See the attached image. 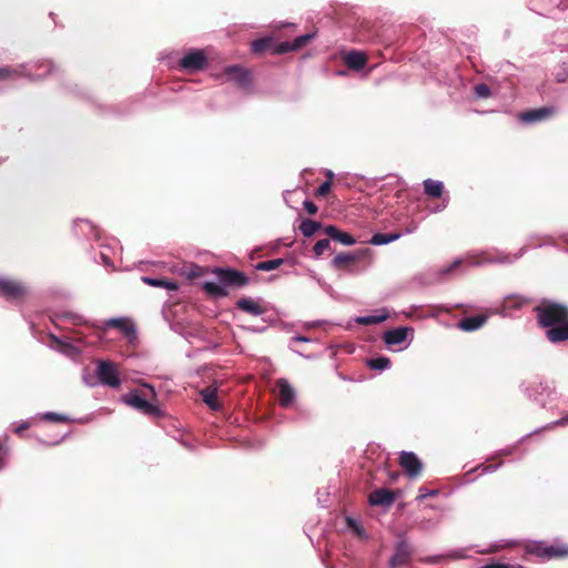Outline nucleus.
<instances>
[{
    "instance_id": "9d476101",
    "label": "nucleus",
    "mask_w": 568,
    "mask_h": 568,
    "mask_svg": "<svg viewBox=\"0 0 568 568\" xmlns=\"http://www.w3.org/2000/svg\"><path fill=\"white\" fill-rule=\"evenodd\" d=\"M399 465L408 474L409 477H417L422 473V462L410 452H402L399 456Z\"/></svg>"
},
{
    "instance_id": "8fccbe9b",
    "label": "nucleus",
    "mask_w": 568,
    "mask_h": 568,
    "mask_svg": "<svg viewBox=\"0 0 568 568\" xmlns=\"http://www.w3.org/2000/svg\"><path fill=\"white\" fill-rule=\"evenodd\" d=\"M6 74H7V73H0V78H1V77H3V75H6Z\"/></svg>"
},
{
    "instance_id": "c756f323",
    "label": "nucleus",
    "mask_w": 568,
    "mask_h": 568,
    "mask_svg": "<svg viewBox=\"0 0 568 568\" xmlns=\"http://www.w3.org/2000/svg\"><path fill=\"white\" fill-rule=\"evenodd\" d=\"M386 318H387V315H383V316L371 315V316L358 317L356 320V322L362 325H373V324H379L383 321H385Z\"/></svg>"
},
{
    "instance_id": "aec40b11",
    "label": "nucleus",
    "mask_w": 568,
    "mask_h": 568,
    "mask_svg": "<svg viewBox=\"0 0 568 568\" xmlns=\"http://www.w3.org/2000/svg\"><path fill=\"white\" fill-rule=\"evenodd\" d=\"M105 325L108 327L120 329L126 337L134 336L135 334L134 326L126 318H111L105 323Z\"/></svg>"
},
{
    "instance_id": "393cba45",
    "label": "nucleus",
    "mask_w": 568,
    "mask_h": 568,
    "mask_svg": "<svg viewBox=\"0 0 568 568\" xmlns=\"http://www.w3.org/2000/svg\"><path fill=\"white\" fill-rule=\"evenodd\" d=\"M203 290L207 295L212 297H225L229 295V292L224 286H221L213 282H205L203 284Z\"/></svg>"
},
{
    "instance_id": "9b49d317",
    "label": "nucleus",
    "mask_w": 568,
    "mask_h": 568,
    "mask_svg": "<svg viewBox=\"0 0 568 568\" xmlns=\"http://www.w3.org/2000/svg\"><path fill=\"white\" fill-rule=\"evenodd\" d=\"M343 62L348 69L358 71L366 67L367 55L363 51L351 50L343 54Z\"/></svg>"
},
{
    "instance_id": "39448f33",
    "label": "nucleus",
    "mask_w": 568,
    "mask_h": 568,
    "mask_svg": "<svg viewBox=\"0 0 568 568\" xmlns=\"http://www.w3.org/2000/svg\"><path fill=\"white\" fill-rule=\"evenodd\" d=\"M214 274L224 286L243 287L248 284V277L240 271L233 268L216 267Z\"/></svg>"
},
{
    "instance_id": "7c9ffc66",
    "label": "nucleus",
    "mask_w": 568,
    "mask_h": 568,
    "mask_svg": "<svg viewBox=\"0 0 568 568\" xmlns=\"http://www.w3.org/2000/svg\"><path fill=\"white\" fill-rule=\"evenodd\" d=\"M331 242L328 239H323L316 242V244L313 247V252L315 256H321L324 254L325 251L329 250Z\"/></svg>"
},
{
    "instance_id": "c9c22d12",
    "label": "nucleus",
    "mask_w": 568,
    "mask_h": 568,
    "mask_svg": "<svg viewBox=\"0 0 568 568\" xmlns=\"http://www.w3.org/2000/svg\"><path fill=\"white\" fill-rule=\"evenodd\" d=\"M203 275V268L197 265H192L190 267L189 277L190 278H196Z\"/></svg>"
},
{
    "instance_id": "4be33fe9",
    "label": "nucleus",
    "mask_w": 568,
    "mask_h": 568,
    "mask_svg": "<svg viewBox=\"0 0 568 568\" xmlns=\"http://www.w3.org/2000/svg\"><path fill=\"white\" fill-rule=\"evenodd\" d=\"M424 191L428 196L438 199L444 192V184L439 181L428 179L424 181Z\"/></svg>"
},
{
    "instance_id": "412c9836",
    "label": "nucleus",
    "mask_w": 568,
    "mask_h": 568,
    "mask_svg": "<svg viewBox=\"0 0 568 568\" xmlns=\"http://www.w3.org/2000/svg\"><path fill=\"white\" fill-rule=\"evenodd\" d=\"M356 260L357 256L353 253H339L333 258L332 265L336 270H347L356 262Z\"/></svg>"
},
{
    "instance_id": "f8f14e48",
    "label": "nucleus",
    "mask_w": 568,
    "mask_h": 568,
    "mask_svg": "<svg viewBox=\"0 0 568 568\" xmlns=\"http://www.w3.org/2000/svg\"><path fill=\"white\" fill-rule=\"evenodd\" d=\"M368 501L372 506L389 507L395 501V494L387 488L375 489L369 494Z\"/></svg>"
},
{
    "instance_id": "bb28decb",
    "label": "nucleus",
    "mask_w": 568,
    "mask_h": 568,
    "mask_svg": "<svg viewBox=\"0 0 568 568\" xmlns=\"http://www.w3.org/2000/svg\"><path fill=\"white\" fill-rule=\"evenodd\" d=\"M283 263H284L283 258L267 260V261L257 263L255 268L257 271L270 272V271L276 270Z\"/></svg>"
},
{
    "instance_id": "09e8293b",
    "label": "nucleus",
    "mask_w": 568,
    "mask_h": 568,
    "mask_svg": "<svg viewBox=\"0 0 568 568\" xmlns=\"http://www.w3.org/2000/svg\"><path fill=\"white\" fill-rule=\"evenodd\" d=\"M0 71H8V70H7V69H4V68H0Z\"/></svg>"
},
{
    "instance_id": "a19ab883",
    "label": "nucleus",
    "mask_w": 568,
    "mask_h": 568,
    "mask_svg": "<svg viewBox=\"0 0 568 568\" xmlns=\"http://www.w3.org/2000/svg\"><path fill=\"white\" fill-rule=\"evenodd\" d=\"M462 264V261L460 260H456L452 263L450 267L447 270V272H452L453 270H455L456 267H458L459 265Z\"/></svg>"
},
{
    "instance_id": "20e7f679",
    "label": "nucleus",
    "mask_w": 568,
    "mask_h": 568,
    "mask_svg": "<svg viewBox=\"0 0 568 568\" xmlns=\"http://www.w3.org/2000/svg\"><path fill=\"white\" fill-rule=\"evenodd\" d=\"M179 65L185 70H204L209 68V58L205 50L194 49L180 60Z\"/></svg>"
},
{
    "instance_id": "cd10ccee",
    "label": "nucleus",
    "mask_w": 568,
    "mask_h": 568,
    "mask_svg": "<svg viewBox=\"0 0 568 568\" xmlns=\"http://www.w3.org/2000/svg\"><path fill=\"white\" fill-rule=\"evenodd\" d=\"M390 365V359L388 357H377L371 358L367 361V366L372 369L383 371L388 368Z\"/></svg>"
},
{
    "instance_id": "473e14b6",
    "label": "nucleus",
    "mask_w": 568,
    "mask_h": 568,
    "mask_svg": "<svg viewBox=\"0 0 568 568\" xmlns=\"http://www.w3.org/2000/svg\"><path fill=\"white\" fill-rule=\"evenodd\" d=\"M331 189H332V183L331 181H325L323 182L320 187L316 190L315 192V196L317 197H324L326 196L329 192H331Z\"/></svg>"
},
{
    "instance_id": "a211bd4d",
    "label": "nucleus",
    "mask_w": 568,
    "mask_h": 568,
    "mask_svg": "<svg viewBox=\"0 0 568 568\" xmlns=\"http://www.w3.org/2000/svg\"><path fill=\"white\" fill-rule=\"evenodd\" d=\"M487 318L484 314L464 317L458 322V327L465 332H473L481 327L487 322Z\"/></svg>"
},
{
    "instance_id": "dca6fc26",
    "label": "nucleus",
    "mask_w": 568,
    "mask_h": 568,
    "mask_svg": "<svg viewBox=\"0 0 568 568\" xmlns=\"http://www.w3.org/2000/svg\"><path fill=\"white\" fill-rule=\"evenodd\" d=\"M236 307L247 314L251 315H262L266 312L265 307L262 306L258 302L250 298L242 297L236 302Z\"/></svg>"
},
{
    "instance_id": "6ab92c4d",
    "label": "nucleus",
    "mask_w": 568,
    "mask_h": 568,
    "mask_svg": "<svg viewBox=\"0 0 568 568\" xmlns=\"http://www.w3.org/2000/svg\"><path fill=\"white\" fill-rule=\"evenodd\" d=\"M217 389L215 387H206L200 392L202 400L212 409L221 410L222 405L217 400Z\"/></svg>"
},
{
    "instance_id": "de8ad7c7",
    "label": "nucleus",
    "mask_w": 568,
    "mask_h": 568,
    "mask_svg": "<svg viewBox=\"0 0 568 568\" xmlns=\"http://www.w3.org/2000/svg\"><path fill=\"white\" fill-rule=\"evenodd\" d=\"M27 426H21L20 428H18V432L20 430H23Z\"/></svg>"
},
{
    "instance_id": "72a5a7b5",
    "label": "nucleus",
    "mask_w": 568,
    "mask_h": 568,
    "mask_svg": "<svg viewBox=\"0 0 568 568\" xmlns=\"http://www.w3.org/2000/svg\"><path fill=\"white\" fill-rule=\"evenodd\" d=\"M475 93L478 98H488L490 95V89L487 84L480 83L475 87Z\"/></svg>"
},
{
    "instance_id": "f3484780",
    "label": "nucleus",
    "mask_w": 568,
    "mask_h": 568,
    "mask_svg": "<svg viewBox=\"0 0 568 568\" xmlns=\"http://www.w3.org/2000/svg\"><path fill=\"white\" fill-rule=\"evenodd\" d=\"M410 559V550L406 542L402 541L398 544L395 554L390 558L389 565L390 568H397L402 565H405Z\"/></svg>"
},
{
    "instance_id": "4468645a",
    "label": "nucleus",
    "mask_w": 568,
    "mask_h": 568,
    "mask_svg": "<svg viewBox=\"0 0 568 568\" xmlns=\"http://www.w3.org/2000/svg\"><path fill=\"white\" fill-rule=\"evenodd\" d=\"M413 329L410 327H396L389 331H386L383 335V339L387 345H398L406 341L408 333Z\"/></svg>"
},
{
    "instance_id": "c03bdc74",
    "label": "nucleus",
    "mask_w": 568,
    "mask_h": 568,
    "mask_svg": "<svg viewBox=\"0 0 568 568\" xmlns=\"http://www.w3.org/2000/svg\"><path fill=\"white\" fill-rule=\"evenodd\" d=\"M325 176L327 179L326 181H331L332 182V180L334 179V173L332 171L327 170L326 173H325Z\"/></svg>"
},
{
    "instance_id": "1a4fd4ad",
    "label": "nucleus",
    "mask_w": 568,
    "mask_h": 568,
    "mask_svg": "<svg viewBox=\"0 0 568 568\" xmlns=\"http://www.w3.org/2000/svg\"><path fill=\"white\" fill-rule=\"evenodd\" d=\"M556 113L555 106H542L538 109H531L519 113L518 118L521 122L534 123L541 122L551 118Z\"/></svg>"
},
{
    "instance_id": "2f4dec72",
    "label": "nucleus",
    "mask_w": 568,
    "mask_h": 568,
    "mask_svg": "<svg viewBox=\"0 0 568 568\" xmlns=\"http://www.w3.org/2000/svg\"><path fill=\"white\" fill-rule=\"evenodd\" d=\"M346 524H347V527L351 528L357 536L364 535L365 531H364L363 527L357 523L356 519H354L352 517H347Z\"/></svg>"
},
{
    "instance_id": "f257e3e1",
    "label": "nucleus",
    "mask_w": 568,
    "mask_h": 568,
    "mask_svg": "<svg viewBox=\"0 0 568 568\" xmlns=\"http://www.w3.org/2000/svg\"><path fill=\"white\" fill-rule=\"evenodd\" d=\"M537 324L547 328L546 338L554 344L568 341V306L544 300L534 307Z\"/></svg>"
},
{
    "instance_id": "6e6552de",
    "label": "nucleus",
    "mask_w": 568,
    "mask_h": 568,
    "mask_svg": "<svg viewBox=\"0 0 568 568\" xmlns=\"http://www.w3.org/2000/svg\"><path fill=\"white\" fill-rule=\"evenodd\" d=\"M532 552L544 559L568 558V545H538L534 548Z\"/></svg>"
},
{
    "instance_id": "4c0bfd02",
    "label": "nucleus",
    "mask_w": 568,
    "mask_h": 568,
    "mask_svg": "<svg viewBox=\"0 0 568 568\" xmlns=\"http://www.w3.org/2000/svg\"><path fill=\"white\" fill-rule=\"evenodd\" d=\"M568 424V415L564 416L562 418L556 420V422H552L551 424H549L548 426H546L545 428L546 429H552L557 426H565Z\"/></svg>"
},
{
    "instance_id": "423d86ee",
    "label": "nucleus",
    "mask_w": 568,
    "mask_h": 568,
    "mask_svg": "<svg viewBox=\"0 0 568 568\" xmlns=\"http://www.w3.org/2000/svg\"><path fill=\"white\" fill-rule=\"evenodd\" d=\"M97 375L100 382L111 387H119L121 384L116 366L110 361L99 362Z\"/></svg>"
},
{
    "instance_id": "c85d7f7f",
    "label": "nucleus",
    "mask_w": 568,
    "mask_h": 568,
    "mask_svg": "<svg viewBox=\"0 0 568 568\" xmlns=\"http://www.w3.org/2000/svg\"><path fill=\"white\" fill-rule=\"evenodd\" d=\"M231 75L230 80L234 81L241 87H247L251 82L252 73H229Z\"/></svg>"
},
{
    "instance_id": "7ed1b4c3",
    "label": "nucleus",
    "mask_w": 568,
    "mask_h": 568,
    "mask_svg": "<svg viewBox=\"0 0 568 568\" xmlns=\"http://www.w3.org/2000/svg\"><path fill=\"white\" fill-rule=\"evenodd\" d=\"M144 387L149 390V394H144V397H142L138 392H132L128 395L126 403L148 416H163L160 407L154 402L148 399V397H151L152 399L156 400V393L154 387L149 384H144Z\"/></svg>"
},
{
    "instance_id": "49530a36",
    "label": "nucleus",
    "mask_w": 568,
    "mask_h": 568,
    "mask_svg": "<svg viewBox=\"0 0 568 568\" xmlns=\"http://www.w3.org/2000/svg\"><path fill=\"white\" fill-rule=\"evenodd\" d=\"M566 79L565 78H558L557 81L558 82H564Z\"/></svg>"
},
{
    "instance_id": "ddd939ff",
    "label": "nucleus",
    "mask_w": 568,
    "mask_h": 568,
    "mask_svg": "<svg viewBox=\"0 0 568 568\" xmlns=\"http://www.w3.org/2000/svg\"><path fill=\"white\" fill-rule=\"evenodd\" d=\"M276 388L278 392V402L282 406L288 407L295 398V392L293 387L290 385V383L281 378L276 382Z\"/></svg>"
},
{
    "instance_id": "5701e85b",
    "label": "nucleus",
    "mask_w": 568,
    "mask_h": 568,
    "mask_svg": "<svg viewBox=\"0 0 568 568\" xmlns=\"http://www.w3.org/2000/svg\"><path fill=\"white\" fill-rule=\"evenodd\" d=\"M298 229L305 237H311L320 229H322V223L314 220L305 219L301 222Z\"/></svg>"
},
{
    "instance_id": "e433bc0d",
    "label": "nucleus",
    "mask_w": 568,
    "mask_h": 568,
    "mask_svg": "<svg viewBox=\"0 0 568 568\" xmlns=\"http://www.w3.org/2000/svg\"><path fill=\"white\" fill-rule=\"evenodd\" d=\"M304 209L310 215H314L317 213L318 207L317 205L312 201H305L304 202Z\"/></svg>"
},
{
    "instance_id": "58836bf2",
    "label": "nucleus",
    "mask_w": 568,
    "mask_h": 568,
    "mask_svg": "<svg viewBox=\"0 0 568 568\" xmlns=\"http://www.w3.org/2000/svg\"><path fill=\"white\" fill-rule=\"evenodd\" d=\"M435 495H437V490H429L428 491V490H426L424 488H420L419 489V495H418L417 499L422 500V499H425L428 496H435Z\"/></svg>"
},
{
    "instance_id": "f704fd0d",
    "label": "nucleus",
    "mask_w": 568,
    "mask_h": 568,
    "mask_svg": "<svg viewBox=\"0 0 568 568\" xmlns=\"http://www.w3.org/2000/svg\"><path fill=\"white\" fill-rule=\"evenodd\" d=\"M44 418L54 423H65L69 420L67 416L57 413H48L44 415Z\"/></svg>"
},
{
    "instance_id": "2eb2a0df",
    "label": "nucleus",
    "mask_w": 568,
    "mask_h": 568,
    "mask_svg": "<svg viewBox=\"0 0 568 568\" xmlns=\"http://www.w3.org/2000/svg\"><path fill=\"white\" fill-rule=\"evenodd\" d=\"M324 233L332 240L339 242L344 245H353L356 243L354 236L349 233L343 232L335 225H327L324 227Z\"/></svg>"
},
{
    "instance_id": "0eeeda50",
    "label": "nucleus",
    "mask_w": 568,
    "mask_h": 568,
    "mask_svg": "<svg viewBox=\"0 0 568 568\" xmlns=\"http://www.w3.org/2000/svg\"><path fill=\"white\" fill-rule=\"evenodd\" d=\"M0 295L10 301H20L27 295V288L20 282L0 278Z\"/></svg>"
},
{
    "instance_id": "a18cd8bd",
    "label": "nucleus",
    "mask_w": 568,
    "mask_h": 568,
    "mask_svg": "<svg viewBox=\"0 0 568 568\" xmlns=\"http://www.w3.org/2000/svg\"><path fill=\"white\" fill-rule=\"evenodd\" d=\"M284 27H286V28H295V24L294 23H287Z\"/></svg>"
},
{
    "instance_id": "f03ea898",
    "label": "nucleus",
    "mask_w": 568,
    "mask_h": 568,
    "mask_svg": "<svg viewBox=\"0 0 568 568\" xmlns=\"http://www.w3.org/2000/svg\"><path fill=\"white\" fill-rule=\"evenodd\" d=\"M315 37V32L296 37L293 41L278 42L276 37H265L252 42V51L255 54H284L298 51L307 45Z\"/></svg>"
},
{
    "instance_id": "a878e982",
    "label": "nucleus",
    "mask_w": 568,
    "mask_h": 568,
    "mask_svg": "<svg viewBox=\"0 0 568 568\" xmlns=\"http://www.w3.org/2000/svg\"><path fill=\"white\" fill-rule=\"evenodd\" d=\"M142 281L150 286L154 287H163L170 291H174L178 288V285L174 282L163 280V278H152V277H142Z\"/></svg>"
},
{
    "instance_id": "79ce46f5",
    "label": "nucleus",
    "mask_w": 568,
    "mask_h": 568,
    "mask_svg": "<svg viewBox=\"0 0 568 568\" xmlns=\"http://www.w3.org/2000/svg\"><path fill=\"white\" fill-rule=\"evenodd\" d=\"M224 71L233 72V71H243V70L239 65H231V67L225 68Z\"/></svg>"
},
{
    "instance_id": "b1692460",
    "label": "nucleus",
    "mask_w": 568,
    "mask_h": 568,
    "mask_svg": "<svg viewBox=\"0 0 568 568\" xmlns=\"http://www.w3.org/2000/svg\"><path fill=\"white\" fill-rule=\"evenodd\" d=\"M402 236L399 232L394 233H376L372 236L369 243L373 245L388 244L398 240Z\"/></svg>"
},
{
    "instance_id": "ea45409f",
    "label": "nucleus",
    "mask_w": 568,
    "mask_h": 568,
    "mask_svg": "<svg viewBox=\"0 0 568 568\" xmlns=\"http://www.w3.org/2000/svg\"><path fill=\"white\" fill-rule=\"evenodd\" d=\"M481 568H510V567L506 564L495 562V564L485 565Z\"/></svg>"
},
{
    "instance_id": "37998d69",
    "label": "nucleus",
    "mask_w": 568,
    "mask_h": 568,
    "mask_svg": "<svg viewBox=\"0 0 568 568\" xmlns=\"http://www.w3.org/2000/svg\"><path fill=\"white\" fill-rule=\"evenodd\" d=\"M39 68H48L49 71H51L52 69H54L55 67L53 65V63L51 61H48L47 64H40Z\"/></svg>"
}]
</instances>
